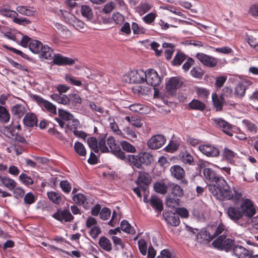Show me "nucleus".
<instances>
[{"label":"nucleus","instance_id":"nucleus-1","mask_svg":"<svg viewBox=\"0 0 258 258\" xmlns=\"http://www.w3.org/2000/svg\"><path fill=\"white\" fill-rule=\"evenodd\" d=\"M208 187L213 196L220 201L232 200L237 202L242 196L241 190L234 186L231 188L224 178L220 179L218 184H208Z\"/></svg>","mask_w":258,"mask_h":258},{"label":"nucleus","instance_id":"nucleus-2","mask_svg":"<svg viewBox=\"0 0 258 258\" xmlns=\"http://www.w3.org/2000/svg\"><path fill=\"white\" fill-rule=\"evenodd\" d=\"M58 114L59 117L63 120L69 122L66 124L63 121L59 118H56L55 119L62 128L68 127L70 129L77 127L79 124V121L78 119L74 118V115L68 111L63 109H58Z\"/></svg>","mask_w":258,"mask_h":258},{"label":"nucleus","instance_id":"nucleus-3","mask_svg":"<svg viewBox=\"0 0 258 258\" xmlns=\"http://www.w3.org/2000/svg\"><path fill=\"white\" fill-rule=\"evenodd\" d=\"M145 72L142 70L131 71L122 77L123 81L127 83H142L145 82Z\"/></svg>","mask_w":258,"mask_h":258},{"label":"nucleus","instance_id":"nucleus-4","mask_svg":"<svg viewBox=\"0 0 258 258\" xmlns=\"http://www.w3.org/2000/svg\"><path fill=\"white\" fill-rule=\"evenodd\" d=\"M214 247L227 252L233 248L234 245V241L231 238H227L225 235H222L216 238L213 242Z\"/></svg>","mask_w":258,"mask_h":258},{"label":"nucleus","instance_id":"nucleus-5","mask_svg":"<svg viewBox=\"0 0 258 258\" xmlns=\"http://www.w3.org/2000/svg\"><path fill=\"white\" fill-rule=\"evenodd\" d=\"M240 208L243 216L250 218L255 214L256 206L252 202L248 199H242L240 205Z\"/></svg>","mask_w":258,"mask_h":258},{"label":"nucleus","instance_id":"nucleus-6","mask_svg":"<svg viewBox=\"0 0 258 258\" xmlns=\"http://www.w3.org/2000/svg\"><path fill=\"white\" fill-rule=\"evenodd\" d=\"M46 48L45 45H43L42 43L37 40H32L29 44V48L30 50L35 54L40 53V57L41 58L48 59L47 52L48 50V46Z\"/></svg>","mask_w":258,"mask_h":258},{"label":"nucleus","instance_id":"nucleus-7","mask_svg":"<svg viewBox=\"0 0 258 258\" xmlns=\"http://www.w3.org/2000/svg\"><path fill=\"white\" fill-rule=\"evenodd\" d=\"M211 120L212 123L216 127L221 130L229 136H232V126L230 123L220 117L213 118Z\"/></svg>","mask_w":258,"mask_h":258},{"label":"nucleus","instance_id":"nucleus-8","mask_svg":"<svg viewBox=\"0 0 258 258\" xmlns=\"http://www.w3.org/2000/svg\"><path fill=\"white\" fill-rule=\"evenodd\" d=\"M60 12L63 17L64 21L71 24L76 29L81 31L84 28V23L77 19L71 13L62 10H60Z\"/></svg>","mask_w":258,"mask_h":258},{"label":"nucleus","instance_id":"nucleus-9","mask_svg":"<svg viewBox=\"0 0 258 258\" xmlns=\"http://www.w3.org/2000/svg\"><path fill=\"white\" fill-rule=\"evenodd\" d=\"M145 81L148 85L154 87L155 90L154 96L156 95L157 93L155 87L159 85L161 82L160 77L158 76L157 73L154 69H149L146 72Z\"/></svg>","mask_w":258,"mask_h":258},{"label":"nucleus","instance_id":"nucleus-10","mask_svg":"<svg viewBox=\"0 0 258 258\" xmlns=\"http://www.w3.org/2000/svg\"><path fill=\"white\" fill-rule=\"evenodd\" d=\"M106 142L111 152L113 154L121 160L125 159L126 156L124 153L121 150L119 146L116 143L114 137L109 136L107 139Z\"/></svg>","mask_w":258,"mask_h":258},{"label":"nucleus","instance_id":"nucleus-11","mask_svg":"<svg viewBox=\"0 0 258 258\" xmlns=\"http://www.w3.org/2000/svg\"><path fill=\"white\" fill-rule=\"evenodd\" d=\"M166 139L161 135H157L152 137L147 142L148 148L152 150H156L162 147L165 143Z\"/></svg>","mask_w":258,"mask_h":258},{"label":"nucleus","instance_id":"nucleus-12","mask_svg":"<svg viewBox=\"0 0 258 258\" xmlns=\"http://www.w3.org/2000/svg\"><path fill=\"white\" fill-rule=\"evenodd\" d=\"M52 64L57 66H72L76 61L75 59L64 56L59 53H55L52 57Z\"/></svg>","mask_w":258,"mask_h":258},{"label":"nucleus","instance_id":"nucleus-13","mask_svg":"<svg viewBox=\"0 0 258 258\" xmlns=\"http://www.w3.org/2000/svg\"><path fill=\"white\" fill-rule=\"evenodd\" d=\"M196 57L202 63L209 68L215 67L218 62L216 58L203 53H198Z\"/></svg>","mask_w":258,"mask_h":258},{"label":"nucleus","instance_id":"nucleus-14","mask_svg":"<svg viewBox=\"0 0 258 258\" xmlns=\"http://www.w3.org/2000/svg\"><path fill=\"white\" fill-rule=\"evenodd\" d=\"M199 150L208 157H217L219 155V149L211 144H203L199 146Z\"/></svg>","mask_w":258,"mask_h":258},{"label":"nucleus","instance_id":"nucleus-15","mask_svg":"<svg viewBox=\"0 0 258 258\" xmlns=\"http://www.w3.org/2000/svg\"><path fill=\"white\" fill-rule=\"evenodd\" d=\"M251 84V82L248 80L245 79L241 81L236 85L235 88V95L240 98H242L245 95L246 89Z\"/></svg>","mask_w":258,"mask_h":258},{"label":"nucleus","instance_id":"nucleus-16","mask_svg":"<svg viewBox=\"0 0 258 258\" xmlns=\"http://www.w3.org/2000/svg\"><path fill=\"white\" fill-rule=\"evenodd\" d=\"M151 177L149 174L145 172H139L136 183L140 188L146 190L148 185L151 183Z\"/></svg>","mask_w":258,"mask_h":258},{"label":"nucleus","instance_id":"nucleus-17","mask_svg":"<svg viewBox=\"0 0 258 258\" xmlns=\"http://www.w3.org/2000/svg\"><path fill=\"white\" fill-rule=\"evenodd\" d=\"M52 217L61 222H71L74 219L73 216L71 214L70 211L68 210H58L56 213L52 215Z\"/></svg>","mask_w":258,"mask_h":258},{"label":"nucleus","instance_id":"nucleus-18","mask_svg":"<svg viewBox=\"0 0 258 258\" xmlns=\"http://www.w3.org/2000/svg\"><path fill=\"white\" fill-rule=\"evenodd\" d=\"M203 174L206 179L213 182L210 184H217L220 181V179L223 178L218 176L212 169L209 168H206L204 169Z\"/></svg>","mask_w":258,"mask_h":258},{"label":"nucleus","instance_id":"nucleus-19","mask_svg":"<svg viewBox=\"0 0 258 258\" xmlns=\"http://www.w3.org/2000/svg\"><path fill=\"white\" fill-rule=\"evenodd\" d=\"M233 253L238 258H251V252L239 245H234Z\"/></svg>","mask_w":258,"mask_h":258},{"label":"nucleus","instance_id":"nucleus-20","mask_svg":"<svg viewBox=\"0 0 258 258\" xmlns=\"http://www.w3.org/2000/svg\"><path fill=\"white\" fill-rule=\"evenodd\" d=\"M226 213L229 218L234 221H237L243 217L240 208L236 206L229 207Z\"/></svg>","mask_w":258,"mask_h":258},{"label":"nucleus","instance_id":"nucleus-21","mask_svg":"<svg viewBox=\"0 0 258 258\" xmlns=\"http://www.w3.org/2000/svg\"><path fill=\"white\" fill-rule=\"evenodd\" d=\"M24 124L28 127L37 126L38 119L37 116L33 113L28 112L23 119Z\"/></svg>","mask_w":258,"mask_h":258},{"label":"nucleus","instance_id":"nucleus-22","mask_svg":"<svg viewBox=\"0 0 258 258\" xmlns=\"http://www.w3.org/2000/svg\"><path fill=\"white\" fill-rule=\"evenodd\" d=\"M169 190L174 197L181 198L184 194L183 189L178 185L172 182H168Z\"/></svg>","mask_w":258,"mask_h":258},{"label":"nucleus","instance_id":"nucleus-23","mask_svg":"<svg viewBox=\"0 0 258 258\" xmlns=\"http://www.w3.org/2000/svg\"><path fill=\"white\" fill-rule=\"evenodd\" d=\"M11 112L13 115L19 118L22 117L27 112L25 105L16 104L11 108Z\"/></svg>","mask_w":258,"mask_h":258},{"label":"nucleus","instance_id":"nucleus-24","mask_svg":"<svg viewBox=\"0 0 258 258\" xmlns=\"http://www.w3.org/2000/svg\"><path fill=\"white\" fill-rule=\"evenodd\" d=\"M74 202L79 205L82 206L84 208L87 209L90 206V203L87 197L82 194H78L73 197Z\"/></svg>","mask_w":258,"mask_h":258},{"label":"nucleus","instance_id":"nucleus-25","mask_svg":"<svg viewBox=\"0 0 258 258\" xmlns=\"http://www.w3.org/2000/svg\"><path fill=\"white\" fill-rule=\"evenodd\" d=\"M172 176L177 179H182L185 175L184 169L180 166L175 165L170 168Z\"/></svg>","mask_w":258,"mask_h":258},{"label":"nucleus","instance_id":"nucleus-26","mask_svg":"<svg viewBox=\"0 0 258 258\" xmlns=\"http://www.w3.org/2000/svg\"><path fill=\"white\" fill-rule=\"evenodd\" d=\"M182 83L177 78L173 77L167 82L166 84V89L170 92H173L175 90L180 87Z\"/></svg>","mask_w":258,"mask_h":258},{"label":"nucleus","instance_id":"nucleus-27","mask_svg":"<svg viewBox=\"0 0 258 258\" xmlns=\"http://www.w3.org/2000/svg\"><path fill=\"white\" fill-rule=\"evenodd\" d=\"M242 124L247 132L250 135L255 134L258 130L257 125L251 121L244 119Z\"/></svg>","mask_w":258,"mask_h":258},{"label":"nucleus","instance_id":"nucleus-28","mask_svg":"<svg viewBox=\"0 0 258 258\" xmlns=\"http://www.w3.org/2000/svg\"><path fill=\"white\" fill-rule=\"evenodd\" d=\"M212 102L216 111L222 110L223 106L224 98L222 96H219L217 94L214 93L212 95Z\"/></svg>","mask_w":258,"mask_h":258},{"label":"nucleus","instance_id":"nucleus-29","mask_svg":"<svg viewBox=\"0 0 258 258\" xmlns=\"http://www.w3.org/2000/svg\"><path fill=\"white\" fill-rule=\"evenodd\" d=\"M11 115L8 110L4 106L0 105V122L7 123L10 120Z\"/></svg>","mask_w":258,"mask_h":258},{"label":"nucleus","instance_id":"nucleus-30","mask_svg":"<svg viewBox=\"0 0 258 258\" xmlns=\"http://www.w3.org/2000/svg\"><path fill=\"white\" fill-rule=\"evenodd\" d=\"M125 159H127L128 164L132 166L140 168L142 165L139 154L136 155H128L127 157H126Z\"/></svg>","mask_w":258,"mask_h":258},{"label":"nucleus","instance_id":"nucleus-31","mask_svg":"<svg viewBox=\"0 0 258 258\" xmlns=\"http://www.w3.org/2000/svg\"><path fill=\"white\" fill-rule=\"evenodd\" d=\"M32 98L44 111H48V101L43 99L41 96L33 95Z\"/></svg>","mask_w":258,"mask_h":258},{"label":"nucleus","instance_id":"nucleus-32","mask_svg":"<svg viewBox=\"0 0 258 258\" xmlns=\"http://www.w3.org/2000/svg\"><path fill=\"white\" fill-rule=\"evenodd\" d=\"M0 181L4 186L7 187L10 190L14 189L16 187V183L15 180L7 176H3Z\"/></svg>","mask_w":258,"mask_h":258},{"label":"nucleus","instance_id":"nucleus-33","mask_svg":"<svg viewBox=\"0 0 258 258\" xmlns=\"http://www.w3.org/2000/svg\"><path fill=\"white\" fill-rule=\"evenodd\" d=\"M141 159V165L145 164L148 165L153 161V156L148 152H143L139 153Z\"/></svg>","mask_w":258,"mask_h":258},{"label":"nucleus","instance_id":"nucleus-34","mask_svg":"<svg viewBox=\"0 0 258 258\" xmlns=\"http://www.w3.org/2000/svg\"><path fill=\"white\" fill-rule=\"evenodd\" d=\"M222 155L225 159L230 163H233V159L237 156L236 153L227 148L223 149Z\"/></svg>","mask_w":258,"mask_h":258},{"label":"nucleus","instance_id":"nucleus-35","mask_svg":"<svg viewBox=\"0 0 258 258\" xmlns=\"http://www.w3.org/2000/svg\"><path fill=\"white\" fill-rule=\"evenodd\" d=\"M154 188L156 192L164 195L169 190L168 183L165 184L162 182H156L154 184Z\"/></svg>","mask_w":258,"mask_h":258},{"label":"nucleus","instance_id":"nucleus-36","mask_svg":"<svg viewBox=\"0 0 258 258\" xmlns=\"http://www.w3.org/2000/svg\"><path fill=\"white\" fill-rule=\"evenodd\" d=\"M189 107L191 109L203 111L206 108V105L197 99H193L188 104Z\"/></svg>","mask_w":258,"mask_h":258},{"label":"nucleus","instance_id":"nucleus-37","mask_svg":"<svg viewBox=\"0 0 258 258\" xmlns=\"http://www.w3.org/2000/svg\"><path fill=\"white\" fill-rule=\"evenodd\" d=\"M150 204L152 207L158 211H161L163 210V204L162 201L156 196L151 197L150 200Z\"/></svg>","mask_w":258,"mask_h":258},{"label":"nucleus","instance_id":"nucleus-38","mask_svg":"<svg viewBox=\"0 0 258 258\" xmlns=\"http://www.w3.org/2000/svg\"><path fill=\"white\" fill-rule=\"evenodd\" d=\"M100 246L106 251H110L112 249V244L109 239L105 237H102L99 241Z\"/></svg>","mask_w":258,"mask_h":258},{"label":"nucleus","instance_id":"nucleus-39","mask_svg":"<svg viewBox=\"0 0 258 258\" xmlns=\"http://www.w3.org/2000/svg\"><path fill=\"white\" fill-rule=\"evenodd\" d=\"M81 12L82 16L87 20H91L93 17V13L92 9L87 5H84L81 6Z\"/></svg>","mask_w":258,"mask_h":258},{"label":"nucleus","instance_id":"nucleus-40","mask_svg":"<svg viewBox=\"0 0 258 258\" xmlns=\"http://www.w3.org/2000/svg\"><path fill=\"white\" fill-rule=\"evenodd\" d=\"M165 220L168 224L172 226H177L180 223L179 217L175 213H172L169 216H166Z\"/></svg>","mask_w":258,"mask_h":258},{"label":"nucleus","instance_id":"nucleus-41","mask_svg":"<svg viewBox=\"0 0 258 258\" xmlns=\"http://www.w3.org/2000/svg\"><path fill=\"white\" fill-rule=\"evenodd\" d=\"M162 47L166 48L165 50V57L167 59L169 60L171 58L173 53L174 51V46L172 43H163Z\"/></svg>","mask_w":258,"mask_h":258},{"label":"nucleus","instance_id":"nucleus-42","mask_svg":"<svg viewBox=\"0 0 258 258\" xmlns=\"http://www.w3.org/2000/svg\"><path fill=\"white\" fill-rule=\"evenodd\" d=\"M49 201L56 205H60L63 202V198L60 193L49 192Z\"/></svg>","mask_w":258,"mask_h":258},{"label":"nucleus","instance_id":"nucleus-43","mask_svg":"<svg viewBox=\"0 0 258 258\" xmlns=\"http://www.w3.org/2000/svg\"><path fill=\"white\" fill-rule=\"evenodd\" d=\"M129 109L135 112H138L141 114L145 113L147 111L146 106L139 103H135L129 106Z\"/></svg>","mask_w":258,"mask_h":258},{"label":"nucleus","instance_id":"nucleus-44","mask_svg":"<svg viewBox=\"0 0 258 258\" xmlns=\"http://www.w3.org/2000/svg\"><path fill=\"white\" fill-rule=\"evenodd\" d=\"M152 8V6L147 3H141L137 7V12L140 16L143 15L149 12Z\"/></svg>","mask_w":258,"mask_h":258},{"label":"nucleus","instance_id":"nucleus-45","mask_svg":"<svg viewBox=\"0 0 258 258\" xmlns=\"http://www.w3.org/2000/svg\"><path fill=\"white\" fill-rule=\"evenodd\" d=\"M65 80L69 83L76 86H82V82L77 78L73 76L71 74H66L64 76Z\"/></svg>","mask_w":258,"mask_h":258},{"label":"nucleus","instance_id":"nucleus-46","mask_svg":"<svg viewBox=\"0 0 258 258\" xmlns=\"http://www.w3.org/2000/svg\"><path fill=\"white\" fill-rule=\"evenodd\" d=\"M0 15L5 17L13 19L15 16H18V14L15 11L3 7L0 8Z\"/></svg>","mask_w":258,"mask_h":258},{"label":"nucleus","instance_id":"nucleus-47","mask_svg":"<svg viewBox=\"0 0 258 258\" xmlns=\"http://www.w3.org/2000/svg\"><path fill=\"white\" fill-rule=\"evenodd\" d=\"M120 228L123 231L127 233L133 234L135 232L134 228L125 220L121 222Z\"/></svg>","mask_w":258,"mask_h":258},{"label":"nucleus","instance_id":"nucleus-48","mask_svg":"<svg viewBox=\"0 0 258 258\" xmlns=\"http://www.w3.org/2000/svg\"><path fill=\"white\" fill-rule=\"evenodd\" d=\"M87 144L89 148L95 153L99 152L98 143L94 137H90L87 139Z\"/></svg>","mask_w":258,"mask_h":258},{"label":"nucleus","instance_id":"nucleus-49","mask_svg":"<svg viewBox=\"0 0 258 258\" xmlns=\"http://www.w3.org/2000/svg\"><path fill=\"white\" fill-rule=\"evenodd\" d=\"M17 11L21 14L28 16H33L35 12L32 11L26 6H19L16 8Z\"/></svg>","mask_w":258,"mask_h":258},{"label":"nucleus","instance_id":"nucleus-50","mask_svg":"<svg viewBox=\"0 0 258 258\" xmlns=\"http://www.w3.org/2000/svg\"><path fill=\"white\" fill-rule=\"evenodd\" d=\"M74 149L75 152L80 156H85L86 155V149L84 145L79 142H77L74 145Z\"/></svg>","mask_w":258,"mask_h":258},{"label":"nucleus","instance_id":"nucleus-51","mask_svg":"<svg viewBox=\"0 0 258 258\" xmlns=\"http://www.w3.org/2000/svg\"><path fill=\"white\" fill-rule=\"evenodd\" d=\"M171 196L170 195L166 198V204L167 207L174 208L179 205V199L176 197L172 198Z\"/></svg>","mask_w":258,"mask_h":258},{"label":"nucleus","instance_id":"nucleus-52","mask_svg":"<svg viewBox=\"0 0 258 258\" xmlns=\"http://www.w3.org/2000/svg\"><path fill=\"white\" fill-rule=\"evenodd\" d=\"M124 120H126L132 125L136 127H140L143 124V123L141 121L140 119L134 116H126L124 118Z\"/></svg>","mask_w":258,"mask_h":258},{"label":"nucleus","instance_id":"nucleus-53","mask_svg":"<svg viewBox=\"0 0 258 258\" xmlns=\"http://www.w3.org/2000/svg\"><path fill=\"white\" fill-rule=\"evenodd\" d=\"M186 59V55L182 52H177L173 60L172 63L174 66L180 65Z\"/></svg>","mask_w":258,"mask_h":258},{"label":"nucleus","instance_id":"nucleus-54","mask_svg":"<svg viewBox=\"0 0 258 258\" xmlns=\"http://www.w3.org/2000/svg\"><path fill=\"white\" fill-rule=\"evenodd\" d=\"M181 161L185 164L192 165L194 164V160L191 154L187 152L183 153L181 157Z\"/></svg>","mask_w":258,"mask_h":258},{"label":"nucleus","instance_id":"nucleus-55","mask_svg":"<svg viewBox=\"0 0 258 258\" xmlns=\"http://www.w3.org/2000/svg\"><path fill=\"white\" fill-rule=\"evenodd\" d=\"M122 148L124 151L130 153H135L136 151V148L127 141H122L120 143Z\"/></svg>","mask_w":258,"mask_h":258},{"label":"nucleus","instance_id":"nucleus-56","mask_svg":"<svg viewBox=\"0 0 258 258\" xmlns=\"http://www.w3.org/2000/svg\"><path fill=\"white\" fill-rule=\"evenodd\" d=\"M111 18L116 24L121 25L124 21V16L118 12L113 13Z\"/></svg>","mask_w":258,"mask_h":258},{"label":"nucleus","instance_id":"nucleus-57","mask_svg":"<svg viewBox=\"0 0 258 258\" xmlns=\"http://www.w3.org/2000/svg\"><path fill=\"white\" fill-rule=\"evenodd\" d=\"M20 180L25 185H29L33 183L32 178L25 173H21L19 176Z\"/></svg>","mask_w":258,"mask_h":258},{"label":"nucleus","instance_id":"nucleus-58","mask_svg":"<svg viewBox=\"0 0 258 258\" xmlns=\"http://www.w3.org/2000/svg\"><path fill=\"white\" fill-rule=\"evenodd\" d=\"M156 17V13L152 12L145 16L143 18V20L145 23L150 24L154 21Z\"/></svg>","mask_w":258,"mask_h":258},{"label":"nucleus","instance_id":"nucleus-59","mask_svg":"<svg viewBox=\"0 0 258 258\" xmlns=\"http://www.w3.org/2000/svg\"><path fill=\"white\" fill-rule=\"evenodd\" d=\"M112 240L117 249H119V248L123 249L124 248L125 244L121 238L115 236H113L112 237Z\"/></svg>","mask_w":258,"mask_h":258},{"label":"nucleus","instance_id":"nucleus-60","mask_svg":"<svg viewBox=\"0 0 258 258\" xmlns=\"http://www.w3.org/2000/svg\"><path fill=\"white\" fill-rule=\"evenodd\" d=\"M246 41L255 50L258 51V40L253 36H248L246 38Z\"/></svg>","mask_w":258,"mask_h":258},{"label":"nucleus","instance_id":"nucleus-61","mask_svg":"<svg viewBox=\"0 0 258 258\" xmlns=\"http://www.w3.org/2000/svg\"><path fill=\"white\" fill-rule=\"evenodd\" d=\"M139 248L140 252L145 255L147 254V244L144 239H141L138 241Z\"/></svg>","mask_w":258,"mask_h":258},{"label":"nucleus","instance_id":"nucleus-62","mask_svg":"<svg viewBox=\"0 0 258 258\" xmlns=\"http://www.w3.org/2000/svg\"><path fill=\"white\" fill-rule=\"evenodd\" d=\"M13 122H11V123L7 126H2L0 125V132L4 133V132L7 131L12 136H14L15 134V132L14 131Z\"/></svg>","mask_w":258,"mask_h":258},{"label":"nucleus","instance_id":"nucleus-63","mask_svg":"<svg viewBox=\"0 0 258 258\" xmlns=\"http://www.w3.org/2000/svg\"><path fill=\"white\" fill-rule=\"evenodd\" d=\"M111 215L110 210L107 208H103L100 212V217L101 219L105 220L110 217Z\"/></svg>","mask_w":258,"mask_h":258},{"label":"nucleus","instance_id":"nucleus-64","mask_svg":"<svg viewBox=\"0 0 258 258\" xmlns=\"http://www.w3.org/2000/svg\"><path fill=\"white\" fill-rule=\"evenodd\" d=\"M59 185L63 192L66 193L70 192L72 187L70 183L67 180H64L61 181Z\"/></svg>","mask_w":258,"mask_h":258}]
</instances>
